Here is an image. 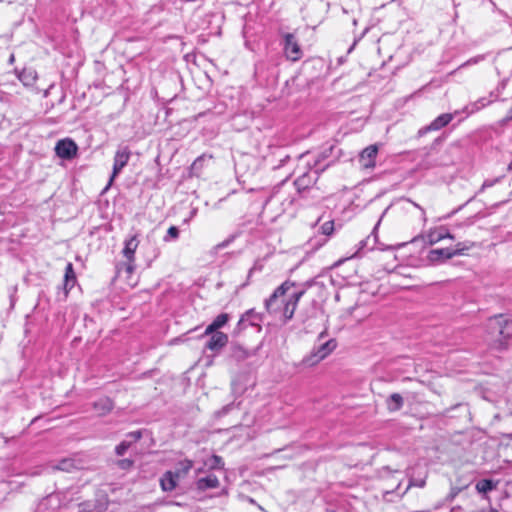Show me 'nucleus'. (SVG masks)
Wrapping results in <instances>:
<instances>
[{
    "label": "nucleus",
    "mask_w": 512,
    "mask_h": 512,
    "mask_svg": "<svg viewBox=\"0 0 512 512\" xmlns=\"http://www.w3.org/2000/svg\"><path fill=\"white\" fill-rule=\"evenodd\" d=\"M295 285L296 284L294 282L286 280L280 286H278L270 295V297L267 298L264 302L266 311L269 314L278 315V312H280V308L283 306L286 300L284 299V296Z\"/></svg>",
    "instance_id": "f257e3e1"
},
{
    "label": "nucleus",
    "mask_w": 512,
    "mask_h": 512,
    "mask_svg": "<svg viewBox=\"0 0 512 512\" xmlns=\"http://www.w3.org/2000/svg\"><path fill=\"white\" fill-rule=\"evenodd\" d=\"M337 346L334 339H329L325 342L316 344L311 352L302 360V364L306 367H311L326 358Z\"/></svg>",
    "instance_id": "f03ea898"
},
{
    "label": "nucleus",
    "mask_w": 512,
    "mask_h": 512,
    "mask_svg": "<svg viewBox=\"0 0 512 512\" xmlns=\"http://www.w3.org/2000/svg\"><path fill=\"white\" fill-rule=\"evenodd\" d=\"M488 329L491 334L500 337V346L503 345V340H507L512 336V320L504 318L503 315H495L488 321Z\"/></svg>",
    "instance_id": "7ed1b4c3"
},
{
    "label": "nucleus",
    "mask_w": 512,
    "mask_h": 512,
    "mask_svg": "<svg viewBox=\"0 0 512 512\" xmlns=\"http://www.w3.org/2000/svg\"><path fill=\"white\" fill-rule=\"evenodd\" d=\"M193 468V461L179 456L175 459L173 466L167 470L160 480H180L187 477Z\"/></svg>",
    "instance_id": "20e7f679"
},
{
    "label": "nucleus",
    "mask_w": 512,
    "mask_h": 512,
    "mask_svg": "<svg viewBox=\"0 0 512 512\" xmlns=\"http://www.w3.org/2000/svg\"><path fill=\"white\" fill-rule=\"evenodd\" d=\"M304 294L305 289H301L291 293L285 300L283 306L280 308V312H278L280 319L284 324L293 318L297 305Z\"/></svg>",
    "instance_id": "39448f33"
},
{
    "label": "nucleus",
    "mask_w": 512,
    "mask_h": 512,
    "mask_svg": "<svg viewBox=\"0 0 512 512\" xmlns=\"http://www.w3.org/2000/svg\"><path fill=\"white\" fill-rule=\"evenodd\" d=\"M334 148L333 145L324 148L317 155H314L312 160H308L306 166L310 170H317V172L320 173L325 171L331 165L332 161L324 162L333 155Z\"/></svg>",
    "instance_id": "423d86ee"
},
{
    "label": "nucleus",
    "mask_w": 512,
    "mask_h": 512,
    "mask_svg": "<svg viewBox=\"0 0 512 512\" xmlns=\"http://www.w3.org/2000/svg\"><path fill=\"white\" fill-rule=\"evenodd\" d=\"M282 45L287 59L291 61H298L301 59L303 53L294 34H284Z\"/></svg>",
    "instance_id": "0eeeda50"
},
{
    "label": "nucleus",
    "mask_w": 512,
    "mask_h": 512,
    "mask_svg": "<svg viewBox=\"0 0 512 512\" xmlns=\"http://www.w3.org/2000/svg\"><path fill=\"white\" fill-rule=\"evenodd\" d=\"M131 156V151L127 146H121L117 149L114 156L113 170L112 175L110 177L108 186L111 185L114 178L122 171V169L127 165Z\"/></svg>",
    "instance_id": "6e6552de"
},
{
    "label": "nucleus",
    "mask_w": 512,
    "mask_h": 512,
    "mask_svg": "<svg viewBox=\"0 0 512 512\" xmlns=\"http://www.w3.org/2000/svg\"><path fill=\"white\" fill-rule=\"evenodd\" d=\"M319 175L320 172H317V170H310L308 168V171L304 172L294 181L297 192L302 194L312 188L316 184Z\"/></svg>",
    "instance_id": "1a4fd4ad"
},
{
    "label": "nucleus",
    "mask_w": 512,
    "mask_h": 512,
    "mask_svg": "<svg viewBox=\"0 0 512 512\" xmlns=\"http://www.w3.org/2000/svg\"><path fill=\"white\" fill-rule=\"evenodd\" d=\"M78 147L71 139L59 140L55 146V153L58 157L71 160L77 154Z\"/></svg>",
    "instance_id": "9d476101"
},
{
    "label": "nucleus",
    "mask_w": 512,
    "mask_h": 512,
    "mask_svg": "<svg viewBox=\"0 0 512 512\" xmlns=\"http://www.w3.org/2000/svg\"><path fill=\"white\" fill-rule=\"evenodd\" d=\"M139 246V240L137 236L134 235L129 239L125 240L124 248H123V256L127 260V271L132 272L134 270V261H135V252Z\"/></svg>",
    "instance_id": "9b49d317"
},
{
    "label": "nucleus",
    "mask_w": 512,
    "mask_h": 512,
    "mask_svg": "<svg viewBox=\"0 0 512 512\" xmlns=\"http://www.w3.org/2000/svg\"><path fill=\"white\" fill-rule=\"evenodd\" d=\"M445 238H448V227L438 226V227L432 228L427 235L422 236L421 238H415L413 240V242L417 243L418 241L421 240L425 244L433 245Z\"/></svg>",
    "instance_id": "f8f14e48"
},
{
    "label": "nucleus",
    "mask_w": 512,
    "mask_h": 512,
    "mask_svg": "<svg viewBox=\"0 0 512 512\" xmlns=\"http://www.w3.org/2000/svg\"><path fill=\"white\" fill-rule=\"evenodd\" d=\"M424 485L425 482L423 481L409 482L408 485L403 490H401V484L399 483L395 489L383 491L382 497L387 502H395L400 499L410 489L411 486H418L423 488Z\"/></svg>",
    "instance_id": "ddd939ff"
},
{
    "label": "nucleus",
    "mask_w": 512,
    "mask_h": 512,
    "mask_svg": "<svg viewBox=\"0 0 512 512\" xmlns=\"http://www.w3.org/2000/svg\"><path fill=\"white\" fill-rule=\"evenodd\" d=\"M210 338L205 344V348L213 352H219L228 343L227 334L216 331L210 333Z\"/></svg>",
    "instance_id": "4468645a"
},
{
    "label": "nucleus",
    "mask_w": 512,
    "mask_h": 512,
    "mask_svg": "<svg viewBox=\"0 0 512 512\" xmlns=\"http://www.w3.org/2000/svg\"><path fill=\"white\" fill-rule=\"evenodd\" d=\"M377 154H378L377 145H370V146L366 147L360 153V156H359L360 165L365 169L374 168Z\"/></svg>",
    "instance_id": "2eb2a0df"
},
{
    "label": "nucleus",
    "mask_w": 512,
    "mask_h": 512,
    "mask_svg": "<svg viewBox=\"0 0 512 512\" xmlns=\"http://www.w3.org/2000/svg\"><path fill=\"white\" fill-rule=\"evenodd\" d=\"M448 125V113H443L434 119L429 125L420 128L417 137H422L429 132L439 131Z\"/></svg>",
    "instance_id": "dca6fc26"
},
{
    "label": "nucleus",
    "mask_w": 512,
    "mask_h": 512,
    "mask_svg": "<svg viewBox=\"0 0 512 512\" xmlns=\"http://www.w3.org/2000/svg\"><path fill=\"white\" fill-rule=\"evenodd\" d=\"M262 322V315L258 312H256L254 309H249L246 311L238 321V328L242 329L245 327V323H249V325L258 327V329H261L260 323Z\"/></svg>",
    "instance_id": "f3484780"
},
{
    "label": "nucleus",
    "mask_w": 512,
    "mask_h": 512,
    "mask_svg": "<svg viewBox=\"0 0 512 512\" xmlns=\"http://www.w3.org/2000/svg\"><path fill=\"white\" fill-rule=\"evenodd\" d=\"M457 412L456 415H450V419H457L460 423L468 425L471 422V414L467 404L459 403L453 408H450V411Z\"/></svg>",
    "instance_id": "a211bd4d"
},
{
    "label": "nucleus",
    "mask_w": 512,
    "mask_h": 512,
    "mask_svg": "<svg viewBox=\"0 0 512 512\" xmlns=\"http://www.w3.org/2000/svg\"><path fill=\"white\" fill-rule=\"evenodd\" d=\"M320 230H321V234L323 237L320 240H318L317 238L310 240V245L315 248H319V247L323 246L327 242V237H329L333 234L334 222L326 221L325 223H323L321 225Z\"/></svg>",
    "instance_id": "6ab92c4d"
},
{
    "label": "nucleus",
    "mask_w": 512,
    "mask_h": 512,
    "mask_svg": "<svg viewBox=\"0 0 512 512\" xmlns=\"http://www.w3.org/2000/svg\"><path fill=\"white\" fill-rule=\"evenodd\" d=\"M76 283V274L72 263H67L64 274L63 290L65 297Z\"/></svg>",
    "instance_id": "aec40b11"
},
{
    "label": "nucleus",
    "mask_w": 512,
    "mask_h": 512,
    "mask_svg": "<svg viewBox=\"0 0 512 512\" xmlns=\"http://www.w3.org/2000/svg\"><path fill=\"white\" fill-rule=\"evenodd\" d=\"M229 321V315L227 313L219 314L205 329L203 335L208 336L210 333L218 331Z\"/></svg>",
    "instance_id": "412c9836"
},
{
    "label": "nucleus",
    "mask_w": 512,
    "mask_h": 512,
    "mask_svg": "<svg viewBox=\"0 0 512 512\" xmlns=\"http://www.w3.org/2000/svg\"><path fill=\"white\" fill-rule=\"evenodd\" d=\"M113 407L114 403L109 397H102L93 403V408L99 415L108 414Z\"/></svg>",
    "instance_id": "4be33fe9"
},
{
    "label": "nucleus",
    "mask_w": 512,
    "mask_h": 512,
    "mask_svg": "<svg viewBox=\"0 0 512 512\" xmlns=\"http://www.w3.org/2000/svg\"><path fill=\"white\" fill-rule=\"evenodd\" d=\"M448 259V250L441 249H431L427 254V260L432 264L444 263Z\"/></svg>",
    "instance_id": "5701e85b"
},
{
    "label": "nucleus",
    "mask_w": 512,
    "mask_h": 512,
    "mask_svg": "<svg viewBox=\"0 0 512 512\" xmlns=\"http://www.w3.org/2000/svg\"><path fill=\"white\" fill-rule=\"evenodd\" d=\"M386 210L383 212L382 216H384ZM382 218L379 219V221L377 222V224L375 225L374 229H373V232H372V235H369L366 239L362 240L359 242V250L358 252H360L361 250H364V249H367V250H373L374 247H375V244H376V234H375V231L377 229V227L379 226L380 224V221H381Z\"/></svg>",
    "instance_id": "b1692460"
},
{
    "label": "nucleus",
    "mask_w": 512,
    "mask_h": 512,
    "mask_svg": "<svg viewBox=\"0 0 512 512\" xmlns=\"http://www.w3.org/2000/svg\"><path fill=\"white\" fill-rule=\"evenodd\" d=\"M404 404L403 397L398 393H393L387 399V408L391 412L398 411L402 408Z\"/></svg>",
    "instance_id": "393cba45"
},
{
    "label": "nucleus",
    "mask_w": 512,
    "mask_h": 512,
    "mask_svg": "<svg viewBox=\"0 0 512 512\" xmlns=\"http://www.w3.org/2000/svg\"><path fill=\"white\" fill-rule=\"evenodd\" d=\"M204 465L209 470H218L224 468V461L222 457L218 455H212L205 461Z\"/></svg>",
    "instance_id": "a878e982"
},
{
    "label": "nucleus",
    "mask_w": 512,
    "mask_h": 512,
    "mask_svg": "<svg viewBox=\"0 0 512 512\" xmlns=\"http://www.w3.org/2000/svg\"><path fill=\"white\" fill-rule=\"evenodd\" d=\"M76 461L74 459H63L58 465L53 466L52 469H57L61 471L71 472L74 469H77Z\"/></svg>",
    "instance_id": "bb28decb"
},
{
    "label": "nucleus",
    "mask_w": 512,
    "mask_h": 512,
    "mask_svg": "<svg viewBox=\"0 0 512 512\" xmlns=\"http://www.w3.org/2000/svg\"><path fill=\"white\" fill-rule=\"evenodd\" d=\"M453 444H460L466 450L472 445V441L466 434L459 432L453 436Z\"/></svg>",
    "instance_id": "cd10ccee"
},
{
    "label": "nucleus",
    "mask_w": 512,
    "mask_h": 512,
    "mask_svg": "<svg viewBox=\"0 0 512 512\" xmlns=\"http://www.w3.org/2000/svg\"><path fill=\"white\" fill-rule=\"evenodd\" d=\"M232 356L236 359V360H244L246 359L248 356H249V353L247 350H245L242 346L240 345H233L232 346Z\"/></svg>",
    "instance_id": "c85d7f7f"
},
{
    "label": "nucleus",
    "mask_w": 512,
    "mask_h": 512,
    "mask_svg": "<svg viewBox=\"0 0 512 512\" xmlns=\"http://www.w3.org/2000/svg\"><path fill=\"white\" fill-rule=\"evenodd\" d=\"M445 140H446V136L444 133L441 136L437 137L431 144L429 151L427 152V155H432V154L438 152L440 147L443 146Z\"/></svg>",
    "instance_id": "c756f323"
},
{
    "label": "nucleus",
    "mask_w": 512,
    "mask_h": 512,
    "mask_svg": "<svg viewBox=\"0 0 512 512\" xmlns=\"http://www.w3.org/2000/svg\"><path fill=\"white\" fill-rule=\"evenodd\" d=\"M19 79L25 84L30 85L36 80V73L32 70H24L20 75Z\"/></svg>",
    "instance_id": "7c9ffc66"
},
{
    "label": "nucleus",
    "mask_w": 512,
    "mask_h": 512,
    "mask_svg": "<svg viewBox=\"0 0 512 512\" xmlns=\"http://www.w3.org/2000/svg\"><path fill=\"white\" fill-rule=\"evenodd\" d=\"M497 482H477L476 489L480 493H487L496 488Z\"/></svg>",
    "instance_id": "2f4dec72"
},
{
    "label": "nucleus",
    "mask_w": 512,
    "mask_h": 512,
    "mask_svg": "<svg viewBox=\"0 0 512 512\" xmlns=\"http://www.w3.org/2000/svg\"><path fill=\"white\" fill-rule=\"evenodd\" d=\"M179 237V229L176 226H171L168 228L166 235L163 240L165 242H169L172 240H176Z\"/></svg>",
    "instance_id": "473e14b6"
},
{
    "label": "nucleus",
    "mask_w": 512,
    "mask_h": 512,
    "mask_svg": "<svg viewBox=\"0 0 512 512\" xmlns=\"http://www.w3.org/2000/svg\"><path fill=\"white\" fill-rule=\"evenodd\" d=\"M130 447L131 442H128V440H124L119 445L116 446L115 452L118 456H123Z\"/></svg>",
    "instance_id": "72a5a7b5"
},
{
    "label": "nucleus",
    "mask_w": 512,
    "mask_h": 512,
    "mask_svg": "<svg viewBox=\"0 0 512 512\" xmlns=\"http://www.w3.org/2000/svg\"><path fill=\"white\" fill-rule=\"evenodd\" d=\"M482 59H483V56H477V57L471 58V59L467 60L466 62H464L463 64H461L457 69H455L454 71L450 72V75L456 73L458 70H460L463 67L470 66V65H473V64H477Z\"/></svg>",
    "instance_id": "f704fd0d"
},
{
    "label": "nucleus",
    "mask_w": 512,
    "mask_h": 512,
    "mask_svg": "<svg viewBox=\"0 0 512 512\" xmlns=\"http://www.w3.org/2000/svg\"><path fill=\"white\" fill-rule=\"evenodd\" d=\"M126 440L131 442V445L142 438V432L140 430L132 431L126 435Z\"/></svg>",
    "instance_id": "c9c22d12"
},
{
    "label": "nucleus",
    "mask_w": 512,
    "mask_h": 512,
    "mask_svg": "<svg viewBox=\"0 0 512 512\" xmlns=\"http://www.w3.org/2000/svg\"><path fill=\"white\" fill-rule=\"evenodd\" d=\"M468 249H469V246L464 245V244H458L456 249L450 248V253H449L450 259L455 255L463 254L464 251L468 250Z\"/></svg>",
    "instance_id": "e433bc0d"
},
{
    "label": "nucleus",
    "mask_w": 512,
    "mask_h": 512,
    "mask_svg": "<svg viewBox=\"0 0 512 512\" xmlns=\"http://www.w3.org/2000/svg\"><path fill=\"white\" fill-rule=\"evenodd\" d=\"M133 461L130 459H122L116 462V465L119 469L128 470L133 466Z\"/></svg>",
    "instance_id": "4c0bfd02"
},
{
    "label": "nucleus",
    "mask_w": 512,
    "mask_h": 512,
    "mask_svg": "<svg viewBox=\"0 0 512 512\" xmlns=\"http://www.w3.org/2000/svg\"><path fill=\"white\" fill-rule=\"evenodd\" d=\"M163 491L171 492L177 488V482H159Z\"/></svg>",
    "instance_id": "58836bf2"
},
{
    "label": "nucleus",
    "mask_w": 512,
    "mask_h": 512,
    "mask_svg": "<svg viewBox=\"0 0 512 512\" xmlns=\"http://www.w3.org/2000/svg\"><path fill=\"white\" fill-rule=\"evenodd\" d=\"M198 488L200 490H207V489H213V488H216L218 486V482H210V481H207V482H198Z\"/></svg>",
    "instance_id": "ea45409f"
},
{
    "label": "nucleus",
    "mask_w": 512,
    "mask_h": 512,
    "mask_svg": "<svg viewBox=\"0 0 512 512\" xmlns=\"http://www.w3.org/2000/svg\"><path fill=\"white\" fill-rule=\"evenodd\" d=\"M205 161V155L199 156L191 165V169L193 171L198 170L202 167L203 162Z\"/></svg>",
    "instance_id": "a19ab883"
},
{
    "label": "nucleus",
    "mask_w": 512,
    "mask_h": 512,
    "mask_svg": "<svg viewBox=\"0 0 512 512\" xmlns=\"http://www.w3.org/2000/svg\"><path fill=\"white\" fill-rule=\"evenodd\" d=\"M236 406H235V403L232 402L230 404H227L225 405L219 412H218V415L219 416H224L226 414H228L232 409H234Z\"/></svg>",
    "instance_id": "79ce46f5"
},
{
    "label": "nucleus",
    "mask_w": 512,
    "mask_h": 512,
    "mask_svg": "<svg viewBox=\"0 0 512 512\" xmlns=\"http://www.w3.org/2000/svg\"><path fill=\"white\" fill-rule=\"evenodd\" d=\"M263 269V265L259 262V261H256L253 265L252 268H250L249 272H248V279L252 276V274L256 271L260 272L262 271Z\"/></svg>",
    "instance_id": "37998d69"
},
{
    "label": "nucleus",
    "mask_w": 512,
    "mask_h": 512,
    "mask_svg": "<svg viewBox=\"0 0 512 512\" xmlns=\"http://www.w3.org/2000/svg\"><path fill=\"white\" fill-rule=\"evenodd\" d=\"M231 386H232L233 393H238V394L242 393L243 389L241 387H238L237 380H233L231 383Z\"/></svg>",
    "instance_id": "c03bdc74"
},
{
    "label": "nucleus",
    "mask_w": 512,
    "mask_h": 512,
    "mask_svg": "<svg viewBox=\"0 0 512 512\" xmlns=\"http://www.w3.org/2000/svg\"><path fill=\"white\" fill-rule=\"evenodd\" d=\"M289 158H290V157H289V155L284 156V158H282V159L280 160V163H279L277 166H275V168H280V167L284 166L285 162H286Z\"/></svg>",
    "instance_id": "a18cd8bd"
},
{
    "label": "nucleus",
    "mask_w": 512,
    "mask_h": 512,
    "mask_svg": "<svg viewBox=\"0 0 512 512\" xmlns=\"http://www.w3.org/2000/svg\"><path fill=\"white\" fill-rule=\"evenodd\" d=\"M197 480H205V481H208V480H217L216 477H214V479L211 478V475H207V476H204V477H200L198 478Z\"/></svg>",
    "instance_id": "49530a36"
},
{
    "label": "nucleus",
    "mask_w": 512,
    "mask_h": 512,
    "mask_svg": "<svg viewBox=\"0 0 512 512\" xmlns=\"http://www.w3.org/2000/svg\"><path fill=\"white\" fill-rule=\"evenodd\" d=\"M307 156H309V152H306V153H302L299 155V159L300 160H303L304 158H306Z\"/></svg>",
    "instance_id": "de8ad7c7"
},
{
    "label": "nucleus",
    "mask_w": 512,
    "mask_h": 512,
    "mask_svg": "<svg viewBox=\"0 0 512 512\" xmlns=\"http://www.w3.org/2000/svg\"><path fill=\"white\" fill-rule=\"evenodd\" d=\"M506 84H507V80H506V79H504V80L501 82V84H500V85H501V88H502V89H504V88H505V86H506Z\"/></svg>",
    "instance_id": "09e8293b"
},
{
    "label": "nucleus",
    "mask_w": 512,
    "mask_h": 512,
    "mask_svg": "<svg viewBox=\"0 0 512 512\" xmlns=\"http://www.w3.org/2000/svg\"><path fill=\"white\" fill-rule=\"evenodd\" d=\"M508 118L512 119V107L508 111Z\"/></svg>",
    "instance_id": "8fccbe9b"
},
{
    "label": "nucleus",
    "mask_w": 512,
    "mask_h": 512,
    "mask_svg": "<svg viewBox=\"0 0 512 512\" xmlns=\"http://www.w3.org/2000/svg\"><path fill=\"white\" fill-rule=\"evenodd\" d=\"M355 44H356V41H355V42H354V44L349 48L348 52H351V51L353 50V48H354Z\"/></svg>",
    "instance_id": "3c124183"
},
{
    "label": "nucleus",
    "mask_w": 512,
    "mask_h": 512,
    "mask_svg": "<svg viewBox=\"0 0 512 512\" xmlns=\"http://www.w3.org/2000/svg\"><path fill=\"white\" fill-rule=\"evenodd\" d=\"M482 512H498V511H496L494 509H489V510H485V511H482Z\"/></svg>",
    "instance_id": "603ef678"
},
{
    "label": "nucleus",
    "mask_w": 512,
    "mask_h": 512,
    "mask_svg": "<svg viewBox=\"0 0 512 512\" xmlns=\"http://www.w3.org/2000/svg\"><path fill=\"white\" fill-rule=\"evenodd\" d=\"M323 335H324L323 333H321V334L319 335V337H318V341H321V339L323 338Z\"/></svg>",
    "instance_id": "864d4df0"
},
{
    "label": "nucleus",
    "mask_w": 512,
    "mask_h": 512,
    "mask_svg": "<svg viewBox=\"0 0 512 512\" xmlns=\"http://www.w3.org/2000/svg\"><path fill=\"white\" fill-rule=\"evenodd\" d=\"M487 186H491V184H488L487 182H484L483 184V188L487 187Z\"/></svg>",
    "instance_id": "5fc2aeb1"
},
{
    "label": "nucleus",
    "mask_w": 512,
    "mask_h": 512,
    "mask_svg": "<svg viewBox=\"0 0 512 512\" xmlns=\"http://www.w3.org/2000/svg\"><path fill=\"white\" fill-rule=\"evenodd\" d=\"M449 119H450V122L453 120V115L451 113H450Z\"/></svg>",
    "instance_id": "6e6d98bb"
},
{
    "label": "nucleus",
    "mask_w": 512,
    "mask_h": 512,
    "mask_svg": "<svg viewBox=\"0 0 512 512\" xmlns=\"http://www.w3.org/2000/svg\"><path fill=\"white\" fill-rule=\"evenodd\" d=\"M353 24L357 25V20L356 19L353 20Z\"/></svg>",
    "instance_id": "4d7b16f0"
}]
</instances>
